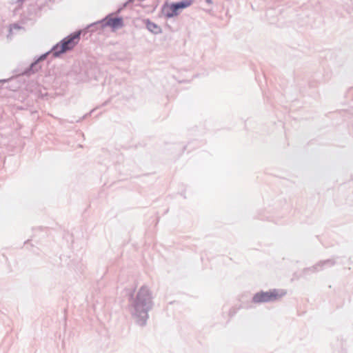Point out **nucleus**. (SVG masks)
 Wrapping results in <instances>:
<instances>
[{
  "label": "nucleus",
  "instance_id": "obj_10",
  "mask_svg": "<svg viewBox=\"0 0 353 353\" xmlns=\"http://www.w3.org/2000/svg\"><path fill=\"white\" fill-rule=\"evenodd\" d=\"M121 8L119 9L117 12L119 13L121 12Z\"/></svg>",
  "mask_w": 353,
  "mask_h": 353
},
{
  "label": "nucleus",
  "instance_id": "obj_8",
  "mask_svg": "<svg viewBox=\"0 0 353 353\" xmlns=\"http://www.w3.org/2000/svg\"><path fill=\"white\" fill-rule=\"evenodd\" d=\"M205 2H206L208 4H209V5H210V4H212V0H205Z\"/></svg>",
  "mask_w": 353,
  "mask_h": 353
},
{
  "label": "nucleus",
  "instance_id": "obj_1",
  "mask_svg": "<svg viewBox=\"0 0 353 353\" xmlns=\"http://www.w3.org/2000/svg\"><path fill=\"white\" fill-rule=\"evenodd\" d=\"M152 299V292L146 285L141 286L135 296H132L130 299L129 310L140 326L146 325L148 312L153 307Z\"/></svg>",
  "mask_w": 353,
  "mask_h": 353
},
{
  "label": "nucleus",
  "instance_id": "obj_6",
  "mask_svg": "<svg viewBox=\"0 0 353 353\" xmlns=\"http://www.w3.org/2000/svg\"><path fill=\"white\" fill-rule=\"evenodd\" d=\"M336 264L335 258L328 259L326 260H321L316 263L311 267L305 268L303 270V274H307L310 273H316L324 270L326 268H332Z\"/></svg>",
  "mask_w": 353,
  "mask_h": 353
},
{
  "label": "nucleus",
  "instance_id": "obj_4",
  "mask_svg": "<svg viewBox=\"0 0 353 353\" xmlns=\"http://www.w3.org/2000/svg\"><path fill=\"white\" fill-rule=\"evenodd\" d=\"M106 26L111 27L112 29L121 28L124 26L123 19L121 17H112V14H108L103 19L89 25L87 28L93 32L98 27L103 28Z\"/></svg>",
  "mask_w": 353,
  "mask_h": 353
},
{
  "label": "nucleus",
  "instance_id": "obj_3",
  "mask_svg": "<svg viewBox=\"0 0 353 353\" xmlns=\"http://www.w3.org/2000/svg\"><path fill=\"white\" fill-rule=\"evenodd\" d=\"M192 0H182L178 2L165 1L161 8V14L166 19H170L178 16L183 9L190 6Z\"/></svg>",
  "mask_w": 353,
  "mask_h": 353
},
{
  "label": "nucleus",
  "instance_id": "obj_9",
  "mask_svg": "<svg viewBox=\"0 0 353 353\" xmlns=\"http://www.w3.org/2000/svg\"><path fill=\"white\" fill-rule=\"evenodd\" d=\"M8 81V79H1L0 80V83H5V82H7Z\"/></svg>",
  "mask_w": 353,
  "mask_h": 353
},
{
  "label": "nucleus",
  "instance_id": "obj_2",
  "mask_svg": "<svg viewBox=\"0 0 353 353\" xmlns=\"http://www.w3.org/2000/svg\"><path fill=\"white\" fill-rule=\"evenodd\" d=\"M81 32V30L76 31L63 38L60 42L54 45L50 50L41 54L34 60V61L22 72V74L30 76L38 72L41 68L39 63L46 59L50 54H52L53 57H59L61 54L72 50L80 39Z\"/></svg>",
  "mask_w": 353,
  "mask_h": 353
},
{
  "label": "nucleus",
  "instance_id": "obj_5",
  "mask_svg": "<svg viewBox=\"0 0 353 353\" xmlns=\"http://www.w3.org/2000/svg\"><path fill=\"white\" fill-rule=\"evenodd\" d=\"M283 294H279L278 290L276 289L268 292L260 291L253 296L252 301L254 303L273 302Z\"/></svg>",
  "mask_w": 353,
  "mask_h": 353
},
{
  "label": "nucleus",
  "instance_id": "obj_11",
  "mask_svg": "<svg viewBox=\"0 0 353 353\" xmlns=\"http://www.w3.org/2000/svg\"><path fill=\"white\" fill-rule=\"evenodd\" d=\"M24 0H19V1L23 2Z\"/></svg>",
  "mask_w": 353,
  "mask_h": 353
},
{
  "label": "nucleus",
  "instance_id": "obj_7",
  "mask_svg": "<svg viewBox=\"0 0 353 353\" xmlns=\"http://www.w3.org/2000/svg\"><path fill=\"white\" fill-rule=\"evenodd\" d=\"M145 23L148 31L154 34H159L162 32L161 28L155 23L151 21L150 19H145Z\"/></svg>",
  "mask_w": 353,
  "mask_h": 353
}]
</instances>
